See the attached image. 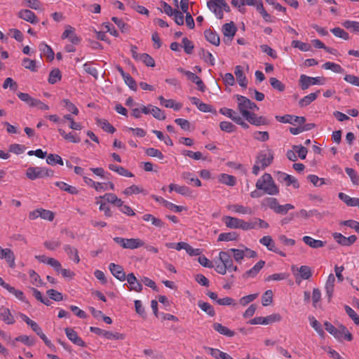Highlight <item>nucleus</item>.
Returning <instances> with one entry per match:
<instances>
[{"label":"nucleus","instance_id":"nucleus-33","mask_svg":"<svg viewBox=\"0 0 359 359\" xmlns=\"http://www.w3.org/2000/svg\"><path fill=\"white\" fill-rule=\"evenodd\" d=\"M302 241L305 244L314 249L320 248L325 246V242L320 240L314 239L309 236H304L302 238Z\"/></svg>","mask_w":359,"mask_h":359},{"label":"nucleus","instance_id":"nucleus-38","mask_svg":"<svg viewBox=\"0 0 359 359\" xmlns=\"http://www.w3.org/2000/svg\"><path fill=\"white\" fill-rule=\"evenodd\" d=\"M182 178L186 180L189 184H194L196 187H201L202 185L201 180L194 177V175L189 172H183L182 173Z\"/></svg>","mask_w":359,"mask_h":359},{"label":"nucleus","instance_id":"nucleus-60","mask_svg":"<svg viewBox=\"0 0 359 359\" xmlns=\"http://www.w3.org/2000/svg\"><path fill=\"white\" fill-rule=\"evenodd\" d=\"M97 124L102 127V128L109 133H114L115 132V128L114 126L110 124L107 120L105 119H97Z\"/></svg>","mask_w":359,"mask_h":359},{"label":"nucleus","instance_id":"nucleus-17","mask_svg":"<svg viewBox=\"0 0 359 359\" xmlns=\"http://www.w3.org/2000/svg\"><path fill=\"white\" fill-rule=\"evenodd\" d=\"M0 259H5L11 269L15 267V257L10 248H2L0 246Z\"/></svg>","mask_w":359,"mask_h":359},{"label":"nucleus","instance_id":"nucleus-43","mask_svg":"<svg viewBox=\"0 0 359 359\" xmlns=\"http://www.w3.org/2000/svg\"><path fill=\"white\" fill-rule=\"evenodd\" d=\"M64 250L69 255V258L73 259L76 263L79 262L80 258L76 249L69 245H66L64 246Z\"/></svg>","mask_w":359,"mask_h":359},{"label":"nucleus","instance_id":"nucleus-2","mask_svg":"<svg viewBox=\"0 0 359 359\" xmlns=\"http://www.w3.org/2000/svg\"><path fill=\"white\" fill-rule=\"evenodd\" d=\"M257 189L263 191L268 195L275 196L279 194V188L276 184L271 175L269 173H264L256 182Z\"/></svg>","mask_w":359,"mask_h":359},{"label":"nucleus","instance_id":"nucleus-63","mask_svg":"<svg viewBox=\"0 0 359 359\" xmlns=\"http://www.w3.org/2000/svg\"><path fill=\"white\" fill-rule=\"evenodd\" d=\"M17 95L20 100L27 103L29 106H33L35 98L31 97L28 93L19 92L17 93Z\"/></svg>","mask_w":359,"mask_h":359},{"label":"nucleus","instance_id":"nucleus-28","mask_svg":"<svg viewBox=\"0 0 359 359\" xmlns=\"http://www.w3.org/2000/svg\"><path fill=\"white\" fill-rule=\"evenodd\" d=\"M336 278L334 274L330 273L328 276L327 280L325 283V289L326 291V294L328 297V301L330 302L334 292V287L335 284Z\"/></svg>","mask_w":359,"mask_h":359},{"label":"nucleus","instance_id":"nucleus-62","mask_svg":"<svg viewBox=\"0 0 359 359\" xmlns=\"http://www.w3.org/2000/svg\"><path fill=\"white\" fill-rule=\"evenodd\" d=\"M292 46L304 52L309 51L311 50V46L309 43L298 40L292 41Z\"/></svg>","mask_w":359,"mask_h":359},{"label":"nucleus","instance_id":"nucleus-7","mask_svg":"<svg viewBox=\"0 0 359 359\" xmlns=\"http://www.w3.org/2000/svg\"><path fill=\"white\" fill-rule=\"evenodd\" d=\"M114 241L123 248L134 250L144 245V243L140 238H124L121 237H115Z\"/></svg>","mask_w":359,"mask_h":359},{"label":"nucleus","instance_id":"nucleus-54","mask_svg":"<svg viewBox=\"0 0 359 359\" xmlns=\"http://www.w3.org/2000/svg\"><path fill=\"white\" fill-rule=\"evenodd\" d=\"M61 78L60 71L58 69H54L50 72L48 81L49 83L54 84L60 81Z\"/></svg>","mask_w":359,"mask_h":359},{"label":"nucleus","instance_id":"nucleus-56","mask_svg":"<svg viewBox=\"0 0 359 359\" xmlns=\"http://www.w3.org/2000/svg\"><path fill=\"white\" fill-rule=\"evenodd\" d=\"M162 200V203L165 207H166L168 209L175 212H180L183 210H185V208L184 206L177 205H175L170 201H168L163 198H161Z\"/></svg>","mask_w":359,"mask_h":359},{"label":"nucleus","instance_id":"nucleus-64","mask_svg":"<svg viewBox=\"0 0 359 359\" xmlns=\"http://www.w3.org/2000/svg\"><path fill=\"white\" fill-rule=\"evenodd\" d=\"M330 32L337 37L341 38L344 40L349 39V35L343 29L340 27H334Z\"/></svg>","mask_w":359,"mask_h":359},{"label":"nucleus","instance_id":"nucleus-31","mask_svg":"<svg viewBox=\"0 0 359 359\" xmlns=\"http://www.w3.org/2000/svg\"><path fill=\"white\" fill-rule=\"evenodd\" d=\"M0 320L8 325H13L15 320L10 310L7 308L2 307L0 309Z\"/></svg>","mask_w":359,"mask_h":359},{"label":"nucleus","instance_id":"nucleus-55","mask_svg":"<svg viewBox=\"0 0 359 359\" xmlns=\"http://www.w3.org/2000/svg\"><path fill=\"white\" fill-rule=\"evenodd\" d=\"M342 25L347 29L353 32L359 34V22L346 20L342 23Z\"/></svg>","mask_w":359,"mask_h":359},{"label":"nucleus","instance_id":"nucleus-35","mask_svg":"<svg viewBox=\"0 0 359 359\" xmlns=\"http://www.w3.org/2000/svg\"><path fill=\"white\" fill-rule=\"evenodd\" d=\"M259 243L266 246V248L273 252H278V248L276 246L275 242L270 236H264L259 239Z\"/></svg>","mask_w":359,"mask_h":359},{"label":"nucleus","instance_id":"nucleus-61","mask_svg":"<svg viewBox=\"0 0 359 359\" xmlns=\"http://www.w3.org/2000/svg\"><path fill=\"white\" fill-rule=\"evenodd\" d=\"M311 326L316 330V332L320 336L324 335L323 329L320 323L313 316L309 317Z\"/></svg>","mask_w":359,"mask_h":359},{"label":"nucleus","instance_id":"nucleus-58","mask_svg":"<svg viewBox=\"0 0 359 359\" xmlns=\"http://www.w3.org/2000/svg\"><path fill=\"white\" fill-rule=\"evenodd\" d=\"M43 245L49 250H55L61 245V242L58 238H55L45 241Z\"/></svg>","mask_w":359,"mask_h":359},{"label":"nucleus","instance_id":"nucleus-1","mask_svg":"<svg viewBox=\"0 0 359 359\" xmlns=\"http://www.w3.org/2000/svg\"><path fill=\"white\" fill-rule=\"evenodd\" d=\"M214 263L215 270L221 275H225L227 271L238 270V268L233 265V259L228 250L219 252L218 258L214 259Z\"/></svg>","mask_w":359,"mask_h":359},{"label":"nucleus","instance_id":"nucleus-9","mask_svg":"<svg viewBox=\"0 0 359 359\" xmlns=\"http://www.w3.org/2000/svg\"><path fill=\"white\" fill-rule=\"evenodd\" d=\"M325 82V79L323 77H311L305 74H302L299 79V83L302 90H306L311 86L323 85Z\"/></svg>","mask_w":359,"mask_h":359},{"label":"nucleus","instance_id":"nucleus-12","mask_svg":"<svg viewBox=\"0 0 359 359\" xmlns=\"http://www.w3.org/2000/svg\"><path fill=\"white\" fill-rule=\"evenodd\" d=\"M236 97L238 102V109L243 117L245 118L250 112V108H251V100L246 97L240 95H236Z\"/></svg>","mask_w":359,"mask_h":359},{"label":"nucleus","instance_id":"nucleus-5","mask_svg":"<svg viewBox=\"0 0 359 359\" xmlns=\"http://www.w3.org/2000/svg\"><path fill=\"white\" fill-rule=\"evenodd\" d=\"M207 6L218 19L223 18V11L226 12L230 11L229 5L224 0H210Z\"/></svg>","mask_w":359,"mask_h":359},{"label":"nucleus","instance_id":"nucleus-30","mask_svg":"<svg viewBox=\"0 0 359 359\" xmlns=\"http://www.w3.org/2000/svg\"><path fill=\"white\" fill-rule=\"evenodd\" d=\"M158 100L160 101V104L166 107V108H172L175 111H179L182 104L180 102H176L175 100L172 99L166 100L163 96H159Z\"/></svg>","mask_w":359,"mask_h":359},{"label":"nucleus","instance_id":"nucleus-49","mask_svg":"<svg viewBox=\"0 0 359 359\" xmlns=\"http://www.w3.org/2000/svg\"><path fill=\"white\" fill-rule=\"evenodd\" d=\"M219 113L223 114L224 116L231 118L234 122L236 121L237 118L239 117V114L231 109H229L226 107H223L219 109Z\"/></svg>","mask_w":359,"mask_h":359},{"label":"nucleus","instance_id":"nucleus-27","mask_svg":"<svg viewBox=\"0 0 359 359\" xmlns=\"http://www.w3.org/2000/svg\"><path fill=\"white\" fill-rule=\"evenodd\" d=\"M265 262L260 260L252 268L246 271L243 274L244 278H254L255 277L260 270L264 267Z\"/></svg>","mask_w":359,"mask_h":359},{"label":"nucleus","instance_id":"nucleus-4","mask_svg":"<svg viewBox=\"0 0 359 359\" xmlns=\"http://www.w3.org/2000/svg\"><path fill=\"white\" fill-rule=\"evenodd\" d=\"M228 250L229 252H230L231 257L233 256V260H235V262L238 264L242 263V261L243 260L244 257L254 258L256 257L257 255V253L255 251L244 245H242V248L239 249L230 248Z\"/></svg>","mask_w":359,"mask_h":359},{"label":"nucleus","instance_id":"nucleus-59","mask_svg":"<svg viewBox=\"0 0 359 359\" xmlns=\"http://www.w3.org/2000/svg\"><path fill=\"white\" fill-rule=\"evenodd\" d=\"M201 55L203 60L211 66L215 65V57L211 53L203 49L201 52Z\"/></svg>","mask_w":359,"mask_h":359},{"label":"nucleus","instance_id":"nucleus-10","mask_svg":"<svg viewBox=\"0 0 359 359\" xmlns=\"http://www.w3.org/2000/svg\"><path fill=\"white\" fill-rule=\"evenodd\" d=\"M238 29L233 22L225 23L222 27V32L224 35L223 41L226 44H229L233 40Z\"/></svg>","mask_w":359,"mask_h":359},{"label":"nucleus","instance_id":"nucleus-47","mask_svg":"<svg viewBox=\"0 0 359 359\" xmlns=\"http://www.w3.org/2000/svg\"><path fill=\"white\" fill-rule=\"evenodd\" d=\"M96 199V204L100 205L99 210L100 211L104 212V214L105 217H111L112 212L111 211V209L109 206L107 204L105 201H102V200L99 199L98 198H95Z\"/></svg>","mask_w":359,"mask_h":359},{"label":"nucleus","instance_id":"nucleus-25","mask_svg":"<svg viewBox=\"0 0 359 359\" xmlns=\"http://www.w3.org/2000/svg\"><path fill=\"white\" fill-rule=\"evenodd\" d=\"M273 160V156L270 152L261 153L257 158L256 162L258 163L264 170L266 167L269 166Z\"/></svg>","mask_w":359,"mask_h":359},{"label":"nucleus","instance_id":"nucleus-29","mask_svg":"<svg viewBox=\"0 0 359 359\" xmlns=\"http://www.w3.org/2000/svg\"><path fill=\"white\" fill-rule=\"evenodd\" d=\"M97 198L100 200L104 199L106 201V203L114 204L116 206H122L123 203V201L121 198H118L116 194L112 193H107Z\"/></svg>","mask_w":359,"mask_h":359},{"label":"nucleus","instance_id":"nucleus-8","mask_svg":"<svg viewBox=\"0 0 359 359\" xmlns=\"http://www.w3.org/2000/svg\"><path fill=\"white\" fill-rule=\"evenodd\" d=\"M292 271L295 277L296 282L300 283L302 280H308L312 276V271L308 266L303 265L300 267L292 266Z\"/></svg>","mask_w":359,"mask_h":359},{"label":"nucleus","instance_id":"nucleus-34","mask_svg":"<svg viewBox=\"0 0 359 359\" xmlns=\"http://www.w3.org/2000/svg\"><path fill=\"white\" fill-rule=\"evenodd\" d=\"M212 327L215 331L226 337H233L235 335L234 331L231 330L228 327L222 325L221 323H215L212 325Z\"/></svg>","mask_w":359,"mask_h":359},{"label":"nucleus","instance_id":"nucleus-41","mask_svg":"<svg viewBox=\"0 0 359 359\" xmlns=\"http://www.w3.org/2000/svg\"><path fill=\"white\" fill-rule=\"evenodd\" d=\"M218 180L221 183L231 187L234 186L236 182L235 177L225 173L219 175Z\"/></svg>","mask_w":359,"mask_h":359},{"label":"nucleus","instance_id":"nucleus-20","mask_svg":"<svg viewBox=\"0 0 359 359\" xmlns=\"http://www.w3.org/2000/svg\"><path fill=\"white\" fill-rule=\"evenodd\" d=\"M234 74L239 86L245 88L248 86V79L246 78L243 67L241 65L236 66Z\"/></svg>","mask_w":359,"mask_h":359},{"label":"nucleus","instance_id":"nucleus-14","mask_svg":"<svg viewBox=\"0 0 359 359\" xmlns=\"http://www.w3.org/2000/svg\"><path fill=\"white\" fill-rule=\"evenodd\" d=\"M222 221L226 227L230 229H241L242 230H243V229H246V226H245V220L238 217L224 216L222 217Z\"/></svg>","mask_w":359,"mask_h":359},{"label":"nucleus","instance_id":"nucleus-32","mask_svg":"<svg viewBox=\"0 0 359 359\" xmlns=\"http://www.w3.org/2000/svg\"><path fill=\"white\" fill-rule=\"evenodd\" d=\"M204 35L206 40L214 46H218L220 43V39L216 32L210 29H206L204 32Z\"/></svg>","mask_w":359,"mask_h":359},{"label":"nucleus","instance_id":"nucleus-11","mask_svg":"<svg viewBox=\"0 0 359 359\" xmlns=\"http://www.w3.org/2000/svg\"><path fill=\"white\" fill-rule=\"evenodd\" d=\"M90 330L92 332L102 336L107 339L123 340L125 339V335L123 334L106 331L96 327H90Z\"/></svg>","mask_w":359,"mask_h":359},{"label":"nucleus","instance_id":"nucleus-22","mask_svg":"<svg viewBox=\"0 0 359 359\" xmlns=\"http://www.w3.org/2000/svg\"><path fill=\"white\" fill-rule=\"evenodd\" d=\"M18 16L20 18L32 24H36L38 22L36 15L34 14V12L28 9L20 10L18 13Z\"/></svg>","mask_w":359,"mask_h":359},{"label":"nucleus","instance_id":"nucleus-26","mask_svg":"<svg viewBox=\"0 0 359 359\" xmlns=\"http://www.w3.org/2000/svg\"><path fill=\"white\" fill-rule=\"evenodd\" d=\"M204 349L215 359H233L228 353L221 351L217 348L205 346Z\"/></svg>","mask_w":359,"mask_h":359},{"label":"nucleus","instance_id":"nucleus-40","mask_svg":"<svg viewBox=\"0 0 359 359\" xmlns=\"http://www.w3.org/2000/svg\"><path fill=\"white\" fill-rule=\"evenodd\" d=\"M108 167L109 170L117 172L118 175L121 176L128 177H133V174L132 172H130L129 170H128L127 169L124 168L122 166L116 165L114 164H109Z\"/></svg>","mask_w":359,"mask_h":359},{"label":"nucleus","instance_id":"nucleus-23","mask_svg":"<svg viewBox=\"0 0 359 359\" xmlns=\"http://www.w3.org/2000/svg\"><path fill=\"white\" fill-rule=\"evenodd\" d=\"M65 331L67 338L72 343L81 347L85 346V342L78 336L77 333L72 328H65Z\"/></svg>","mask_w":359,"mask_h":359},{"label":"nucleus","instance_id":"nucleus-39","mask_svg":"<svg viewBox=\"0 0 359 359\" xmlns=\"http://www.w3.org/2000/svg\"><path fill=\"white\" fill-rule=\"evenodd\" d=\"M60 135L65 140L73 143H79L81 141L80 137L73 133H67L63 129L59 128Z\"/></svg>","mask_w":359,"mask_h":359},{"label":"nucleus","instance_id":"nucleus-15","mask_svg":"<svg viewBox=\"0 0 359 359\" xmlns=\"http://www.w3.org/2000/svg\"><path fill=\"white\" fill-rule=\"evenodd\" d=\"M276 119L280 123H290L292 125H302L306 121V118L304 116H297L289 114L276 116Z\"/></svg>","mask_w":359,"mask_h":359},{"label":"nucleus","instance_id":"nucleus-51","mask_svg":"<svg viewBox=\"0 0 359 359\" xmlns=\"http://www.w3.org/2000/svg\"><path fill=\"white\" fill-rule=\"evenodd\" d=\"M278 203H279L277 198L272 197L266 198L262 202L263 205L266 206L269 209L272 210L274 212L277 209Z\"/></svg>","mask_w":359,"mask_h":359},{"label":"nucleus","instance_id":"nucleus-6","mask_svg":"<svg viewBox=\"0 0 359 359\" xmlns=\"http://www.w3.org/2000/svg\"><path fill=\"white\" fill-rule=\"evenodd\" d=\"M53 170L43 167H29L26 171V176L31 180L45 177H52Z\"/></svg>","mask_w":359,"mask_h":359},{"label":"nucleus","instance_id":"nucleus-3","mask_svg":"<svg viewBox=\"0 0 359 359\" xmlns=\"http://www.w3.org/2000/svg\"><path fill=\"white\" fill-rule=\"evenodd\" d=\"M324 325L325 330L335 339L338 340L345 339L348 341L352 340V334L345 326L340 325L338 327H335L332 323L329 322H325Z\"/></svg>","mask_w":359,"mask_h":359},{"label":"nucleus","instance_id":"nucleus-42","mask_svg":"<svg viewBox=\"0 0 359 359\" xmlns=\"http://www.w3.org/2000/svg\"><path fill=\"white\" fill-rule=\"evenodd\" d=\"M55 186H57L59 189L62 191H67L71 194H77L78 190L75 187L69 185L68 184L64 182H56L55 183Z\"/></svg>","mask_w":359,"mask_h":359},{"label":"nucleus","instance_id":"nucleus-44","mask_svg":"<svg viewBox=\"0 0 359 359\" xmlns=\"http://www.w3.org/2000/svg\"><path fill=\"white\" fill-rule=\"evenodd\" d=\"M198 306L202 311L205 312L209 316L212 317L215 315V311L213 306L210 305L209 303L198 301Z\"/></svg>","mask_w":359,"mask_h":359},{"label":"nucleus","instance_id":"nucleus-46","mask_svg":"<svg viewBox=\"0 0 359 359\" xmlns=\"http://www.w3.org/2000/svg\"><path fill=\"white\" fill-rule=\"evenodd\" d=\"M322 67L327 70H331L334 73H343L344 69L338 64L331 62H327L324 63Z\"/></svg>","mask_w":359,"mask_h":359},{"label":"nucleus","instance_id":"nucleus-36","mask_svg":"<svg viewBox=\"0 0 359 359\" xmlns=\"http://www.w3.org/2000/svg\"><path fill=\"white\" fill-rule=\"evenodd\" d=\"M320 93V90H317L315 93H311L306 96H304L303 98H302L299 101V105L302 107H306L309 105L312 102L316 100V98L318 96V94Z\"/></svg>","mask_w":359,"mask_h":359},{"label":"nucleus","instance_id":"nucleus-52","mask_svg":"<svg viewBox=\"0 0 359 359\" xmlns=\"http://www.w3.org/2000/svg\"><path fill=\"white\" fill-rule=\"evenodd\" d=\"M46 162L48 164L54 165L55 164H59L60 165H64V162L62 158L57 154H50L47 156Z\"/></svg>","mask_w":359,"mask_h":359},{"label":"nucleus","instance_id":"nucleus-19","mask_svg":"<svg viewBox=\"0 0 359 359\" xmlns=\"http://www.w3.org/2000/svg\"><path fill=\"white\" fill-rule=\"evenodd\" d=\"M109 269L111 274L118 280L121 281H124L126 280V276L123 268L121 266L114 263H110L109 265Z\"/></svg>","mask_w":359,"mask_h":359},{"label":"nucleus","instance_id":"nucleus-37","mask_svg":"<svg viewBox=\"0 0 359 359\" xmlns=\"http://www.w3.org/2000/svg\"><path fill=\"white\" fill-rule=\"evenodd\" d=\"M142 219L145 222H150L156 227L163 228L165 226V223L161 219L155 217L151 214L144 215Z\"/></svg>","mask_w":359,"mask_h":359},{"label":"nucleus","instance_id":"nucleus-21","mask_svg":"<svg viewBox=\"0 0 359 359\" xmlns=\"http://www.w3.org/2000/svg\"><path fill=\"white\" fill-rule=\"evenodd\" d=\"M126 279L130 285V290H133L137 292H140L142 290V283L137 279L134 273H130L128 274Z\"/></svg>","mask_w":359,"mask_h":359},{"label":"nucleus","instance_id":"nucleus-48","mask_svg":"<svg viewBox=\"0 0 359 359\" xmlns=\"http://www.w3.org/2000/svg\"><path fill=\"white\" fill-rule=\"evenodd\" d=\"M312 302L313 306L316 309H318L321 307L320 305V299H321V292L318 288H314L312 292Z\"/></svg>","mask_w":359,"mask_h":359},{"label":"nucleus","instance_id":"nucleus-45","mask_svg":"<svg viewBox=\"0 0 359 359\" xmlns=\"http://www.w3.org/2000/svg\"><path fill=\"white\" fill-rule=\"evenodd\" d=\"M29 280L30 283L36 287H41L43 285V281L41 279L39 275L36 273L34 270L30 269L29 271Z\"/></svg>","mask_w":359,"mask_h":359},{"label":"nucleus","instance_id":"nucleus-16","mask_svg":"<svg viewBox=\"0 0 359 359\" xmlns=\"http://www.w3.org/2000/svg\"><path fill=\"white\" fill-rule=\"evenodd\" d=\"M332 237L338 244L343 246H350L357 240V237L354 235L346 237L341 233L337 232L333 233Z\"/></svg>","mask_w":359,"mask_h":359},{"label":"nucleus","instance_id":"nucleus-18","mask_svg":"<svg viewBox=\"0 0 359 359\" xmlns=\"http://www.w3.org/2000/svg\"><path fill=\"white\" fill-rule=\"evenodd\" d=\"M226 209L238 215H252V210L250 207L244 206L241 204H229L226 205Z\"/></svg>","mask_w":359,"mask_h":359},{"label":"nucleus","instance_id":"nucleus-53","mask_svg":"<svg viewBox=\"0 0 359 359\" xmlns=\"http://www.w3.org/2000/svg\"><path fill=\"white\" fill-rule=\"evenodd\" d=\"M40 50L50 60H53L54 58V52L48 45L45 43L39 44Z\"/></svg>","mask_w":359,"mask_h":359},{"label":"nucleus","instance_id":"nucleus-24","mask_svg":"<svg viewBox=\"0 0 359 359\" xmlns=\"http://www.w3.org/2000/svg\"><path fill=\"white\" fill-rule=\"evenodd\" d=\"M244 118L250 123L257 126L266 125L268 123V121L265 117L258 116L253 112H250Z\"/></svg>","mask_w":359,"mask_h":359},{"label":"nucleus","instance_id":"nucleus-57","mask_svg":"<svg viewBox=\"0 0 359 359\" xmlns=\"http://www.w3.org/2000/svg\"><path fill=\"white\" fill-rule=\"evenodd\" d=\"M238 235L235 232L222 233L219 235V241H233L237 240Z\"/></svg>","mask_w":359,"mask_h":359},{"label":"nucleus","instance_id":"nucleus-13","mask_svg":"<svg viewBox=\"0 0 359 359\" xmlns=\"http://www.w3.org/2000/svg\"><path fill=\"white\" fill-rule=\"evenodd\" d=\"M281 320L279 314H272L266 317H255L249 321L251 325H269Z\"/></svg>","mask_w":359,"mask_h":359},{"label":"nucleus","instance_id":"nucleus-50","mask_svg":"<svg viewBox=\"0 0 359 359\" xmlns=\"http://www.w3.org/2000/svg\"><path fill=\"white\" fill-rule=\"evenodd\" d=\"M123 193L126 196H130L132 194H138L140 193L146 194L143 188L135 184L125 189Z\"/></svg>","mask_w":359,"mask_h":359}]
</instances>
